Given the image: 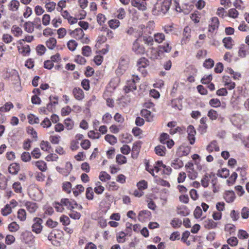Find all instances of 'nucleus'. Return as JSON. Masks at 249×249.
<instances>
[{
	"mask_svg": "<svg viewBox=\"0 0 249 249\" xmlns=\"http://www.w3.org/2000/svg\"><path fill=\"white\" fill-rule=\"evenodd\" d=\"M172 0H163L158 1L154 5L152 10L153 14L155 15H163L169 10L171 4Z\"/></svg>",
	"mask_w": 249,
	"mask_h": 249,
	"instance_id": "1",
	"label": "nucleus"
},
{
	"mask_svg": "<svg viewBox=\"0 0 249 249\" xmlns=\"http://www.w3.org/2000/svg\"><path fill=\"white\" fill-rule=\"evenodd\" d=\"M6 77L10 81L12 82L14 84V88L16 91H20L21 90V87L20 85V81L18 71L15 70H12L7 72Z\"/></svg>",
	"mask_w": 249,
	"mask_h": 249,
	"instance_id": "2",
	"label": "nucleus"
},
{
	"mask_svg": "<svg viewBox=\"0 0 249 249\" xmlns=\"http://www.w3.org/2000/svg\"><path fill=\"white\" fill-rule=\"evenodd\" d=\"M69 32L71 37L80 40L82 43L88 44L89 42V37L85 35L81 28H76L74 30H70Z\"/></svg>",
	"mask_w": 249,
	"mask_h": 249,
	"instance_id": "3",
	"label": "nucleus"
},
{
	"mask_svg": "<svg viewBox=\"0 0 249 249\" xmlns=\"http://www.w3.org/2000/svg\"><path fill=\"white\" fill-rule=\"evenodd\" d=\"M128 60L127 58L122 57L119 63L118 68L116 70V73L118 76L122 75L128 68Z\"/></svg>",
	"mask_w": 249,
	"mask_h": 249,
	"instance_id": "4",
	"label": "nucleus"
},
{
	"mask_svg": "<svg viewBox=\"0 0 249 249\" xmlns=\"http://www.w3.org/2000/svg\"><path fill=\"white\" fill-rule=\"evenodd\" d=\"M139 79V78L138 76L133 75V78L127 81L126 85L124 88L125 93H128L136 89L135 83Z\"/></svg>",
	"mask_w": 249,
	"mask_h": 249,
	"instance_id": "5",
	"label": "nucleus"
},
{
	"mask_svg": "<svg viewBox=\"0 0 249 249\" xmlns=\"http://www.w3.org/2000/svg\"><path fill=\"white\" fill-rule=\"evenodd\" d=\"M61 203L63 205V206H66L69 210H71L74 209H77L81 210L82 207L81 205H78L74 201H70L68 198H62L61 200Z\"/></svg>",
	"mask_w": 249,
	"mask_h": 249,
	"instance_id": "6",
	"label": "nucleus"
},
{
	"mask_svg": "<svg viewBox=\"0 0 249 249\" xmlns=\"http://www.w3.org/2000/svg\"><path fill=\"white\" fill-rule=\"evenodd\" d=\"M148 66L149 61L144 57L140 58L137 62L138 69L144 76L146 73L145 68Z\"/></svg>",
	"mask_w": 249,
	"mask_h": 249,
	"instance_id": "7",
	"label": "nucleus"
},
{
	"mask_svg": "<svg viewBox=\"0 0 249 249\" xmlns=\"http://www.w3.org/2000/svg\"><path fill=\"white\" fill-rule=\"evenodd\" d=\"M140 39H137L133 43L132 51L136 54H142L145 52L144 47L141 44Z\"/></svg>",
	"mask_w": 249,
	"mask_h": 249,
	"instance_id": "8",
	"label": "nucleus"
},
{
	"mask_svg": "<svg viewBox=\"0 0 249 249\" xmlns=\"http://www.w3.org/2000/svg\"><path fill=\"white\" fill-rule=\"evenodd\" d=\"M34 224L32 226V231L36 233H39L42 230V220L38 217L34 219Z\"/></svg>",
	"mask_w": 249,
	"mask_h": 249,
	"instance_id": "9",
	"label": "nucleus"
},
{
	"mask_svg": "<svg viewBox=\"0 0 249 249\" xmlns=\"http://www.w3.org/2000/svg\"><path fill=\"white\" fill-rule=\"evenodd\" d=\"M187 132L189 142L191 144H193L195 142V135L196 134V131L194 127L191 125L188 126L187 129Z\"/></svg>",
	"mask_w": 249,
	"mask_h": 249,
	"instance_id": "10",
	"label": "nucleus"
},
{
	"mask_svg": "<svg viewBox=\"0 0 249 249\" xmlns=\"http://www.w3.org/2000/svg\"><path fill=\"white\" fill-rule=\"evenodd\" d=\"M131 4L139 10L145 11L147 8L146 2L141 0H131Z\"/></svg>",
	"mask_w": 249,
	"mask_h": 249,
	"instance_id": "11",
	"label": "nucleus"
},
{
	"mask_svg": "<svg viewBox=\"0 0 249 249\" xmlns=\"http://www.w3.org/2000/svg\"><path fill=\"white\" fill-rule=\"evenodd\" d=\"M249 54V45L241 44L238 48V55L241 58H244Z\"/></svg>",
	"mask_w": 249,
	"mask_h": 249,
	"instance_id": "12",
	"label": "nucleus"
},
{
	"mask_svg": "<svg viewBox=\"0 0 249 249\" xmlns=\"http://www.w3.org/2000/svg\"><path fill=\"white\" fill-rule=\"evenodd\" d=\"M206 149L210 153L213 151L218 152L220 151L218 143L215 140L212 141L210 142V143L207 145Z\"/></svg>",
	"mask_w": 249,
	"mask_h": 249,
	"instance_id": "13",
	"label": "nucleus"
},
{
	"mask_svg": "<svg viewBox=\"0 0 249 249\" xmlns=\"http://www.w3.org/2000/svg\"><path fill=\"white\" fill-rule=\"evenodd\" d=\"M23 240L26 244H30L33 242L34 236L31 231H26L22 234Z\"/></svg>",
	"mask_w": 249,
	"mask_h": 249,
	"instance_id": "14",
	"label": "nucleus"
},
{
	"mask_svg": "<svg viewBox=\"0 0 249 249\" xmlns=\"http://www.w3.org/2000/svg\"><path fill=\"white\" fill-rule=\"evenodd\" d=\"M32 164L35 165L39 170L45 172L47 169L46 163L43 160H38L33 161Z\"/></svg>",
	"mask_w": 249,
	"mask_h": 249,
	"instance_id": "15",
	"label": "nucleus"
},
{
	"mask_svg": "<svg viewBox=\"0 0 249 249\" xmlns=\"http://www.w3.org/2000/svg\"><path fill=\"white\" fill-rule=\"evenodd\" d=\"M218 25L219 21L218 18L216 17L213 18L209 24V31L211 32H213L215 29L218 28Z\"/></svg>",
	"mask_w": 249,
	"mask_h": 249,
	"instance_id": "16",
	"label": "nucleus"
},
{
	"mask_svg": "<svg viewBox=\"0 0 249 249\" xmlns=\"http://www.w3.org/2000/svg\"><path fill=\"white\" fill-rule=\"evenodd\" d=\"M72 93L77 100H80L84 97V92L82 89L79 88H75L73 89Z\"/></svg>",
	"mask_w": 249,
	"mask_h": 249,
	"instance_id": "17",
	"label": "nucleus"
},
{
	"mask_svg": "<svg viewBox=\"0 0 249 249\" xmlns=\"http://www.w3.org/2000/svg\"><path fill=\"white\" fill-rule=\"evenodd\" d=\"M25 206L27 211L31 213H35L38 208L36 203L32 202H27L25 204Z\"/></svg>",
	"mask_w": 249,
	"mask_h": 249,
	"instance_id": "18",
	"label": "nucleus"
},
{
	"mask_svg": "<svg viewBox=\"0 0 249 249\" xmlns=\"http://www.w3.org/2000/svg\"><path fill=\"white\" fill-rule=\"evenodd\" d=\"M224 198L227 202L231 203L234 201L235 196L233 192L227 191L225 193Z\"/></svg>",
	"mask_w": 249,
	"mask_h": 249,
	"instance_id": "19",
	"label": "nucleus"
},
{
	"mask_svg": "<svg viewBox=\"0 0 249 249\" xmlns=\"http://www.w3.org/2000/svg\"><path fill=\"white\" fill-rule=\"evenodd\" d=\"M159 48L160 51L166 53H169L172 49V47L169 42L164 43L162 45L160 46Z\"/></svg>",
	"mask_w": 249,
	"mask_h": 249,
	"instance_id": "20",
	"label": "nucleus"
},
{
	"mask_svg": "<svg viewBox=\"0 0 249 249\" xmlns=\"http://www.w3.org/2000/svg\"><path fill=\"white\" fill-rule=\"evenodd\" d=\"M150 215V212L147 210L142 211L139 213L138 219L141 221H144L148 219Z\"/></svg>",
	"mask_w": 249,
	"mask_h": 249,
	"instance_id": "21",
	"label": "nucleus"
},
{
	"mask_svg": "<svg viewBox=\"0 0 249 249\" xmlns=\"http://www.w3.org/2000/svg\"><path fill=\"white\" fill-rule=\"evenodd\" d=\"M204 227L208 229H214L216 227L217 223L212 219H206L203 222Z\"/></svg>",
	"mask_w": 249,
	"mask_h": 249,
	"instance_id": "22",
	"label": "nucleus"
},
{
	"mask_svg": "<svg viewBox=\"0 0 249 249\" xmlns=\"http://www.w3.org/2000/svg\"><path fill=\"white\" fill-rule=\"evenodd\" d=\"M20 3L17 0H12L9 3L8 7L10 10L12 11H17L19 8Z\"/></svg>",
	"mask_w": 249,
	"mask_h": 249,
	"instance_id": "23",
	"label": "nucleus"
},
{
	"mask_svg": "<svg viewBox=\"0 0 249 249\" xmlns=\"http://www.w3.org/2000/svg\"><path fill=\"white\" fill-rule=\"evenodd\" d=\"M142 116L144 117L147 121L150 122L153 121V116L150 111L147 109H142L141 111Z\"/></svg>",
	"mask_w": 249,
	"mask_h": 249,
	"instance_id": "24",
	"label": "nucleus"
},
{
	"mask_svg": "<svg viewBox=\"0 0 249 249\" xmlns=\"http://www.w3.org/2000/svg\"><path fill=\"white\" fill-rule=\"evenodd\" d=\"M20 169L19 165L16 163H13L8 168L9 172L12 174H17Z\"/></svg>",
	"mask_w": 249,
	"mask_h": 249,
	"instance_id": "25",
	"label": "nucleus"
},
{
	"mask_svg": "<svg viewBox=\"0 0 249 249\" xmlns=\"http://www.w3.org/2000/svg\"><path fill=\"white\" fill-rule=\"evenodd\" d=\"M56 39L54 37H50L46 42V46L51 50L53 49L56 45Z\"/></svg>",
	"mask_w": 249,
	"mask_h": 249,
	"instance_id": "26",
	"label": "nucleus"
},
{
	"mask_svg": "<svg viewBox=\"0 0 249 249\" xmlns=\"http://www.w3.org/2000/svg\"><path fill=\"white\" fill-rule=\"evenodd\" d=\"M165 35L161 33L155 34L153 36L154 40L159 44L162 43L165 40Z\"/></svg>",
	"mask_w": 249,
	"mask_h": 249,
	"instance_id": "27",
	"label": "nucleus"
},
{
	"mask_svg": "<svg viewBox=\"0 0 249 249\" xmlns=\"http://www.w3.org/2000/svg\"><path fill=\"white\" fill-rule=\"evenodd\" d=\"M140 144L139 142H135L133 144L132 149V157L135 158L137 157L140 148Z\"/></svg>",
	"mask_w": 249,
	"mask_h": 249,
	"instance_id": "28",
	"label": "nucleus"
},
{
	"mask_svg": "<svg viewBox=\"0 0 249 249\" xmlns=\"http://www.w3.org/2000/svg\"><path fill=\"white\" fill-rule=\"evenodd\" d=\"M155 151L158 155L164 156L166 153V148L163 145H158L155 148Z\"/></svg>",
	"mask_w": 249,
	"mask_h": 249,
	"instance_id": "29",
	"label": "nucleus"
},
{
	"mask_svg": "<svg viewBox=\"0 0 249 249\" xmlns=\"http://www.w3.org/2000/svg\"><path fill=\"white\" fill-rule=\"evenodd\" d=\"M65 126L68 130H71L74 125V121L70 118L65 119L64 122Z\"/></svg>",
	"mask_w": 249,
	"mask_h": 249,
	"instance_id": "30",
	"label": "nucleus"
},
{
	"mask_svg": "<svg viewBox=\"0 0 249 249\" xmlns=\"http://www.w3.org/2000/svg\"><path fill=\"white\" fill-rule=\"evenodd\" d=\"M56 4L53 1H49L45 3V7L48 12H52L56 8Z\"/></svg>",
	"mask_w": 249,
	"mask_h": 249,
	"instance_id": "31",
	"label": "nucleus"
},
{
	"mask_svg": "<svg viewBox=\"0 0 249 249\" xmlns=\"http://www.w3.org/2000/svg\"><path fill=\"white\" fill-rule=\"evenodd\" d=\"M11 32L14 36L17 37L20 36L23 33L22 29L17 25L13 26L11 29Z\"/></svg>",
	"mask_w": 249,
	"mask_h": 249,
	"instance_id": "32",
	"label": "nucleus"
},
{
	"mask_svg": "<svg viewBox=\"0 0 249 249\" xmlns=\"http://www.w3.org/2000/svg\"><path fill=\"white\" fill-rule=\"evenodd\" d=\"M171 166L176 169H179L183 166V163L181 160L177 159L173 161Z\"/></svg>",
	"mask_w": 249,
	"mask_h": 249,
	"instance_id": "33",
	"label": "nucleus"
},
{
	"mask_svg": "<svg viewBox=\"0 0 249 249\" xmlns=\"http://www.w3.org/2000/svg\"><path fill=\"white\" fill-rule=\"evenodd\" d=\"M232 40L231 37H225L223 39L224 47L228 49H231L232 47Z\"/></svg>",
	"mask_w": 249,
	"mask_h": 249,
	"instance_id": "34",
	"label": "nucleus"
},
{
	"mask_svg": "<svg viewBox=\"0 0 249 249\" xmlns=\"http://www.w3.org/2000/svg\"><path fill=\"white\" fill-rule=\"evenodd\" d=\"M105 139L111 145H114L117 141L116 137L110 134L106 135L105 137Z\"/></svg>",
	"mask_w": 249,
	"mask_h": 249,
	"instance_id": "35",
	"label": "nucleus"
},
{
	"mask_svg": "<svg viewBox=\"0 0 249 249\" xmlns=\"http://www.w3.org/2000/svg\"><path fill=\"white\" fill-rule=\"evenodd\" d=\"M34 24L32 22H26L24 24L25 31L28 33H31L34 31Z\"/></svg>",
	"mask_w": 249,
	"mask_h": 249,
	"instance_id": "36",
	"label": "nucleus"
},
{
	"mask_svg": "<svg viewBox=\"0 0 249 249\" xmlns=\"http://www.w3.org/2000/svg\"><path fill=\"white\" fill-rule=\"evenodd\" d=\"M19 52L23 55L25 56L28 55L30 52V48L29 45H25L18 47Z\"/></svg>",
	"mask_w": 249,
	"mask_h": 249,
	"instance_id": "37",
	"label": "nucleus"
},
{
	"mask_svg": "<svg viewBox=\"0 0 249 249\" xmlns=\"http://www.w3.org/2000/svg\"><path fill=\"white\" fill-rule=\"evenodd\" d=\"M27 118L29 123L31 124H38L39 123V118L32 114H29Z\"/></svg>",
	"mask_w": 249,
	"mask_h": 249,
	"instance_id": "38",
	"label": "nucleus"
},
{
	"mask_svg": "<svg viewBox=\"0 0 249 249\" xmlns=\"http://www.w3.org/2000/svg\"><path fill=\"white\" fill-rule=\"evenodd\" d=\"M14 106L11 102L6 103L3 106L0 107V112H5L9 111L11 108H13Z\"/></svg>",
	"mask_w": 249,
	"mask_h": 249,
	"instance_id": "39",
	"label": "nucleus"
},
{
	"mask_svg": "<svg viewBox=\"0 0 249 249\" xmlns=\"http://www.w3.org/2000/svg\"><path fill=\"white\" fill-rule=\"evenodd\" d=\"M99 178L101 181L106 182L107 180H110L111 177L107 172L102 171L100 173Z\"/></svg>",
	"mask_w": 249,
	"mask_h": 249,
	"instance_id": "40",
	"label": "nucleus"
},
{
	"mask_svg": "<svg viewBox=\"0 0 249 249\" xmlns=\"http://www.w3.org/2000/svg\"><path fill=\"white\" fill-rule=\"evenodd\" d=\"M18 218L21 221L26 219V212L24 209H20L18 212Z\"/></svg>",
	"mask_w": 249,
	"mask_h": 249,
	"instance_id": "41",
	"label": "nucleus"
},
{
	"mask_svg": "<svg viewBox=\"0 0 249 249\" xmlns=\"http://www.w3.org/2000/svg\"><path fill=\"white\" fill-rule=\"evenodd\" d=\"M119 187L118 184L114 181L108 182L107 185V188L109 191H116Z\"/></svg>",
	"mask_w": 249,
	"mask_h": 249,
	"instance_id": "42",
	"label": "nucleus"
},
{
	"mask_svg": "<svg viewBox=\"0 0 249 249\" xmlns=\"http://www.w3.org/2000/svg\"><path fill=\"white\" fill-rule=\"evenodd\" d=\"M108 25L110 28L113 29L117 28L120 24V21L118 19H111L108 22Z\"/></svg>",
	"mask_w": 249,
	"mask_h": 249,
	"instance_id": "43",
	"label": "nucleus"
},
{
	"mask_svg": "<svg viewBox=\"0 0 249 249\" xmlns=\"http://www.w3.org/2000/svg\"><path fill=\"white\" fill-rule=\"evenodd\" d=\"M67 45L68 48L70 51H73L76 49L78 44L74 40L71 39L68 42Z\"/></svg>",
	"mask_w": 249,
	"mask_h": 249,
	"instance_id": "44",
	"label": "nucleus"
},
{
	"mask_svg": "<svg viewBox=\"0 0 249 249\" xmlns=\"http://www.w3.org/2000/svg\"><path fill=\"white\" fill-rule=\"evenodd\" d=\"M210 178V176L208 174H206L204 176L203 178L201 179V183L202 185L204 187H207L208 186L209 184Z\"/></svg>",
	"mask_w": 249,
	"mask_h": 249,
	"instance_id": "45",
	"label": "nucleus"
},
{
	"mask_svg": "<svg viewBox=\"0 0 249 249\" xmlns=\"http://www.w3.org/2000/svg\"><path fill=\"white\" fill-rule=\"evenodd\" d=\"M208 116L212 120H215L218 117V114L215 110L210 109L208 113Z\"/></svg>",
	"mask_w": 249,
	"mask_h": 249,
	"instance_id": "46",
	"label": "nucleus"
},
{
	"mask_svg": "<svg viewBox=\"0 0 249 249\" xmlns=\"http://www.w3.org/2000/svg\"><path fill=\"white\" fill-rule=\"evenodd\" d=\"M8 228L11 232H16L19 229V226L16 222H13L8 225Z\"/></svg>",
	"mask_w": 249,
	"mask_h": 249,
	"instance_id": "47",
	"label": "nucleus"
},
{
	"mask_svg": "<svg viewBox=\"0 0 249 249\" xmlns=\"http://www.w3.org/2000/svg\"><path fill=\"white\" fill-rule=\"evenodd\" d=\"M237 236L238 237L241 239H246L249 237V234L246 231L243 230L238 231Z\"/></svg>",
	"mask_w": 249,
	"mask_h": 249,
	"instance_id": "48",
	"label": "nucleus"
},
{
	"mask_svg": "<svg viewBox=\"0 0 249 249\" xmlns=\"http://www.w3.org/2000/svg\"><path fill=\"white\" fill-rule=\"evenodd\" d=\"M82 53L85 56H89L91 54V48L89 46H84L82 48Z\"/></svg>",
	"mask_w": 249,
	"mask_h": 249,
	"instance_id": "49",
	"label": "nucleus"
},
{
	"mask_svg": "<svg viewBox=\"0 0 249 249\" xmlns=\"http://www.w3.org/2000/svg\"><path fill=\"white\" fill-rule=\"evenodd\" d=\"M116 161L119 164H124L126 162L127 160L125 156L119 154L117 155L116 157Z\"/></svg>",
	"mask_w": 249,
	"mask_h": 249,
	"instance_id": "50",
	"label": "nucleus"
},
{
	"mask_svg": "<svg viewBox=\"0 0 249 249\" xmlns=\"http://www.w3.org/2000/svg\"><path fill=\"white\" fill-rule=\"evenodd\" d=\"M191 29L189 27H185L183 31V38L184 40L188 41L190 37Z\"/></svg>",
	"mask_w": 249,
	"mask_h": 249,
	"instance_id": "51",
	"label": "nucleus"
},
{
	"mask_svg": "<svg viewBox=\"0 0 249 249\" xmlns=\"http://www.w3.org/2000/svg\"><path fill=\"white\" fill-rule=\"evenodd\" d=\"M145 169L149 173H150L153 176H155L154 171L156 173L159 172V168L157 166L154 167H151L148 163L146 165Z\"/></svg>",
	"mask_w": 249,
	"mask_h": 249,
	"instance_id": "52",
	"label": "nucleus"
},
{
	"mask_svg": "<svg viewBox=\"0 0 249 249\" xmlns=\"http://www.w3.org/2000/svg\"><path fill=\"white\" fill-rule=\"evenodd\" d=\"M40 125L44 128L50 127L52 125V123L48 118H45L40 123Z\"/></svg>",
	"mask_w": 249,
	"mask_h": 249,
	"instance_id": "53",
	"label": "nucleus"
},
{
	"mask_svg": "<svg viewBox=\"0 0 249 249\" xmlns=\"http://www.w3.org/2000/svg\"><path fill=\"white\" fill-rule=\"evenodd\" d=\"M142 40L145 44L147 45H152L153 44V37L150 36H142Z\"/></svg>",
	"mask_w": 249,
	"mask_h": 249,
	"instance_id": "54",
	"label": "nucleus"
},
{
	"mask_svg": "<svg viewBox=\"0 0 249 249\" xmlns=\"http://www.w3.org/2000/svg\"><path fill=\"white\" fill-rule=\"evenodd\" d=\"M104 187L102 186L100 182L98 181L96 183V187L94 188V192L98 194H102L104 191Z\"/></svg>",
	"mask_w": 249,
	"mask_h": 249,
	"instance_id": "55",
	"label": "nucleus"
},
{
	"mask_svg": "<svg viewBox=\"0 0 249 249\" xmlns=\"http://www.w3.org/2000/svg\"><path fill=\"white\" fill-rule=\"evenodd\" d=\"M66 0H61L58 2L56 7L57 11L60 12L63 10V8L66 7Z\"/></svg>",
	"mask_w": 249,
	"mask_h": 249,
	"instance_id": "56",
	"label": "nucleus"
},
{
	"mask_svg": "<svg viewBox=\"0 0 249 249\" xmlns=\"http://www.w3.org/2000/svg\"><path fill=\"white\" fill-rule=\"evenodd\" d=\"M60 138V136L57 135H51L49 140L53 144H57L59 142Z\"/></svg>",
	"mask_w": 249,
	"mask_h": 249,
	"instance_id": "57",
	"label": "nucleus"
},
{
	"mask_svg": "<svg viewBox=\"0 0 249 249\" xmlns=\"http://www.w3.org/2000/svg\"><path fill=\"white\" fill-rule=\"evenodd\" d=\"M51 17L49 14H44L42 18V22L43 25L48 26L50 23Z\"/></svg>",
	"mask_w": 249,
	"mask_h": 249,
	"instance_id": "58",
	"label": "nucleus"
},
{
	"mask_svg": "<svg viewBox=\"0 0 249 249\" xmlns=\"http://www.w3.org/2000/svg\"><path fill=\"white\" fill-rule=\"evenodd\" d=\"M126 234L124 232H119L117 235V240L119 243H124L125 241Z\"/></svg>",
	"mask_w": 249,
	"mask_h": 249,
	"instance_id": "59",
	"label": "nucleus"
},
{
	"mask_svg": "<svg viewBox=\"0 0 249 249\" xmlns=\"http://www.w3.org/2000/svg\"><path fill=\"white\" fill-rule=\"evenodd\" d=\"M97 21L100 25H103L106 20V17L102 14H98L96 17Z\"/></svg>",
	"mask_w": 249,
	"mask_h": 249,
	"instance_id": "60",
	"label": "nucleus"
},
{
	"mask_svg": "<svg viewBox=\"0 0 249 249\" xmlns=\"http://www.w3.org/2000/svg\"><path fill=\"white\" fill-rule=\"evenodd\" d=\"M209 104L213 107H217L221 106V102L218 99H212L209 101Z\"/></svg>",
	"mask_w": 249,
	"mask_h": 249,
	"instance_id": "61",
	"label": "nucleus"
},
{
	"mask_svg": "<svg viewBox=\"0 0 249 249\" xmlns=\"http://www.w3.org/2000/svg\"><path fill=\"white\" fill-rule=\"evenodd\" d=\"M13 189L17 193H21L22 192V187L20 183L16 182L13 184Z\"/></svg>",
	"mask_w": 249,
	"mask_h": 249,
	"instance_id": "62",
	"label": "nucleus"
},
{
	"mask_svg": "<svg viewBox=\"0 0 249 249\" xmlns=\"http://www.w3.org/2000/svg\"><path fill=\"white\" fill-rule=\"evenodd\" d=\"M237 177V174L235 172H233L229 178L227 180V182L229 185H232L235 182Z\"/></svg>",
	"mask_w": 249,
	"mask_h": 249,
	"instance_id": "63",
	"label": "nucleus"
},
{
	"mask_svg": "<svg viewBox=\"0 0 249 249\" xmlns=\"http://www.w3.org/2000/svg\"><path fill=\"white\" fill-rule=\"evenodd\" d=\"M241 216L243 219H247L249 217V208L244 207L241 212Z\"/></svg>",
	"mask_w": 249,
	"mask_h": 249,
	"instance_id": "64",
	"label": "nucleus"
}]
</instances>
